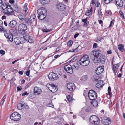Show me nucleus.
<instances>
[{"instance_id": "obj_1", "label": "nucleus", "mask_w": 125, "mask_h": 125, "mask_svg": "<svg viewBox=\"0 0 125 125\" xmlns=\"http://www.w3.org/2000/svg\"><path fill=\"white\" fill-rule=\"evenodd\" d=\"M93 55L94 57V60L97 61V63L100 62L102 64L104 63L105 59V56L101 54V51L100 50L93 51Z\"/></svg>"}, {"instance_id": "obj_2", "label": "nucleus", "mask_w": 125, "mask_h": 125, "mask_svg": "<svg viewBox=\"0 0 125 125\" xmlns=\"http://www.w3.org/2000/svg\"><path fill=\"white\" fill-rule=\"evenodd\" d=\"M37 12L38 14V17L40 20H43L46 17V13L47 12V10L43 7L41 8L38 9Z\"/></svg>"}, {"instance_id": "obj_3", "label": "nucleus", "mask_w": 125, "mask_h": 125, "mask_svg": "<svg viewBox=\"0 0 125 125\" xmlns=\"http://www.w3.org/2000/svg\"><path fill=\"white\" fill-rule=\"evenodd\" d=\"M79 64L83 66L88 65L90 63L89 58L87 55H85L82 57L78 61Z\"/></svg>"}, {"instance_id": "obj_4", "label": "nucleus", "mask_w": 125, "mask_h": 125, "mask_svg": "<svg viewBox=\"0 0 125 125\" xmlns=\"http://www.w3.org/2000/svg\"><path fill=\"white\" fill-rule=\"evenodd\" d=\"M88 96L90 100L93 101L97 98V94L95 91L92 90H90L88 92Z\"/></svg>"}, {"instance_id": "obj_5", "label": "nucleus", "mask_w": 125, "mask_h": 125, "mask_svg": "<svg viewBox=\"0 0 125 125\" xmlns=\"http://www.w3.org/2000/svg\"><path fill=\"white\" fill-rule=\"evenodd\" d=\"M11 119L15 121H18L21 118L20 115L17 112L12 113L10 117Z\"/></svg>"}, {"instance_id": "obj_6", "label": "nucleus", "mask_w": 125, "mask_h": 125, "mask_svg": "<svg viewBox=\"0 0 125 125\" xmlns=\"http://www.w3.org/2000/svg\"><path fill=\"white\" fill-rule=\"evenodd\" d=\"M27 29L26 25L23 23L20 24L19 26L18 30L20 33L24 34L25 31Z\"/></svg>"}, {"instance_id": "obj_7", "label": "nucleus", "mask_w": 125, "mask_h": 125, "mask_svg": "<svg viewBox=\"0 0 125 125\" xmlns=\"http://www.w3.org/2000/svg\"><path fill=\"white\" fill-rule=\"evenodd\" d=\"M48 77L50 80L52 81H54L57 79L58 75L57 74L54 73L52 72L49 74Z\"/></svg>"}, {"instance_id": "obj_8", "label": "nucleus", "mask_w": 125, "mask_h": 125, "mask_svg": "<svg viewBox=\"0 0 125 125\" xmlns=\"http://www.w3.org/2000/svg\"><path fill=\"white\" fill-rule=\"evenodd\" d=\"M65 70L68 73L72 74L73 72V70L71 66L70 65L65 66L64 67Z\"/></svg>"}, {"instance_id": "obj_9", "label": "nucleus", "mask_w": 125, "mask_h": 125, "mask_svg": "<svg viewBox=\"0 0 125 125\" xmlns=\"http://www.w3.org/2000/svg\"><path fill=\"white\" fill-rule=\"evenodd\" d=\"M8 7L7 9L4 11V13L7 14L11 15L14 12L13 10L10 6Z\"/></svg>"}, {"instance_id": "obj_10", "label": "nucleus", "mask_w": 125, "mask_h": 125, "mask_svg": "<svg viewBox=\"0 0 125 125\" xmlns=\"http://www.w3.org/2000/svg\"><path fill=\"white\" fill-rule=\"evenodd\" d=\"M104 67L100 66L97 68L95 70V72L97 74L99 75L102 73L104 70Z\"/></svg>"}, {"instance_id": "obj_11", "label": "nucleus", "mask_w": 125, "mask_h": 125, "mask_svg": "<svg viewBox=\"0 0 125 125\" xmlns=\"http://www.w3.org/2000/svg\"><path fill=\"white\" fill-rule=\"evenodd\" d=\"M42 92V90L40 88L37 87H35L34 89V94L36 95L40 94Z\"/></svg>"}, {"instance_id": "obj_12", "label": "nucleus", "mask_w": 125, "mask_h": 125, "mask_svg": "<svg viewBox=\"0 0 125 125\" xmlns=\"http://www.w3.org/2000/svg\"><path fill=\"white\" fill-rule=\"evenodd\" d=\"M5 36L8 39V41L12 42L13 40V36L11 33L9 32V33H6L4 34Z\"/></svg>"}, {"instance_id": "obj_13", "label": "nucleus", "mask_w": 125, "mask_h": 125, "mask_svg": "<svg viewBox=\"0 0 125 125\" xmlns=\"http://www.w3.org/2000/svg\"><path fill=\"white\" fill-rule=\"evenodd\" d=\"M56 8L61 11L64 10L65 9V6L63 4L60 3L56 5Z\"/></svg>"}, {"instance_id": "obj_14", "label": "nucleus", "mask_w": 125, "mask_h": 125, "mask_svg": "<svg viewBox=\"0 0 125 125\" xmlns=\"http://www.w3.org/2000/svg\"><path fill=\"white\" fill-rule=\"evenodd\" d=\"M67 88L70 91H73L75 89V86L74 84L72 83H69L67 85Z\"/></svg>"}, {"instance_id": "obj_15", "label": "nucleus", "mask_w": 125, "mask_h": 125, "mask_svg": "<svg viewBox=\"0 0 125 125\" xmlns=\"http://www.w3.org/2000/svg\"><path fill=\"white\" fill-rule=\"evenodd\" d=\"M16 24V21L15 20H13L9 23L8 25L10 27L13 28L15 27Z\"/></svg>"}, {"instance_id": "obj_16", "label": "nucleus", "mask_w": 125, "mask_h": 125, "mask_svg": "<svg viewBox=\"0 0 125 125\" xmlns=\"http://www.w3.org/2000/svg\"><path fill=\"white\" fill-rule=\"evenodd\" d=\"M111 120L110 118L107 117L105 119H104L103 123L105 125H108L111 123Z\"/></svg>"}, {"instance_id": "obj_17", "label": "nucleus", "mask_w": 125, "mask_h": 125, "mask_svg": "<svg viewBox=\"0 0 125 125\" xmlns=\"http://www.w3.org/2000/svg\"><path fill=\"white\" fill-rule=\"evenodd\" d=\"M119 67V66L118 64H114L113 66L112 70L115 75L117 73Z\"/></svg>"}, {"instance_id": "obj_18", "label": "nucleus", "mask_w": 125, "mask_h": 125, "mask_svg": "<svg viewBox=\"0 0 125 125\" xmlns=\"http://www.w3.org/2000/svg\"><path fill=\"white\" fill-rule=\"evenodd\" d=\"M51 87L50 90L52 92L54 93L56 92L58 90L57 87L55 86L54 84H52L51 85Z\"/></svg>"}, {"instance_id": "obj_19", "label": "nucleus", "mask_w": 125, "mask_h": 125, "mask_svg": "<svg viewBox=\"0 0 125 125\" xmlns=\"http://www.w3.org/2000/svg\"><path fill=\"white\" fill-rule=\"evenodd\" d=\"M98 117L95 115H93L91 116L89 119V121L91 123L93 122L95 120H96Z\"/></svg>"}, {"instance_id": "obj_20", "label": "nucleus", "mask_w": 125, "mask_h": 125, "mask_svg": "<svg viewBox=\"0 0 125 125\" xmlns=\"http://www.w3.org/2000/svg\"><path fill=\"white\" fill-rule=\"evenodd\" d=\"M116 4L120 7L123 6V3L122 0H115Z\"/></svg>"}, {"instance_id": "obj_21", "label": "nucleus", "mask_w": 125, "mask_h": 125, "mask_svg": "<svg viewBox=\"0 0 125 125\" xmlns=\"http://www.w3.org/2000/svg\"><path fill=\"white\" fill-rule=\"evenodd\" d=\"M26 15L22 13L20 14L18 17L21 21H23V20L26 17Z\"/></svg>"}, {"instance_id": "obj_22", "label": "nucleus", "mask_w": 125, "mask_h": 125, "mask_svg": "<svg viewBox=\"0 0 125 125\" xmlns=\"http://www.w3.org/2000/svg\"><path fill=\"white\" fill-rule=\"evenodd\" d=\"M50 0H40L41 3L43 5L48 4L50 2Z\"/></svg>"}, {"instance_id": "obj_23", "label": "nucleus", "mask_w": 125, "mask_h": 125, "mask_svg": "<svg viewBox=\"0 0 125 125\" xmlns=\"http://www.w3.org/2000/svg\"><path fill=\"white\" fill-rule=\"evenodd\" d=\"M92 102L91 101V103L92 105H93L94 107H96L98 105V102L97 101L95 100H93Z\"/></svg>"}, {"instance_id": "obj_24", "label": "nucleus", "mask_w": 125, "mask_h": 125, "mask_svg": "<svg viewBox=\"0 0 125 125\" xmlns=\"http://www.w3.org/2000/svg\"><path fill=\"white\" fill-rule=\"evenodd\" d=\"M118 49L121 52H123L124 51V45L122 44L119 45L118 46Z\"/></svg>"}, {"instance_id": "obj_25", "label": "nucleus", "mask_w": 125, "mask_h": 125, "mask_svg": "<svg viewBox=\"0 0 125 125\" xmlns=\"http://www.w3.org/2000/svg\"><path fill=\"white\" fill-rule=\"evenodd\" d=\"M9 6V5H7L5 3L2 4V6H1L3 10V11L4 12L5 10H6L7 9L8 7V6Z\"/></svg>"}, {"instance_id": "obj_26", "label": "nucleus", "mask_w": 125, "mask_h": 125, "mask_svg": "<svg viewBox=\"0 0 125 125\" xmlns=\"http://www.w3.org/2000/svg\"><path fill=\"white\" fill-rule=\"evenodd\" d=\"M100 122V120L99 119L98 117L96 119V120H95L93 122H92L91 123L95 125H97L99 124Z\"/></svg>"}, {"instance_id": "obj_27", "label": "nucleus", "mask_w": 125, "mask_h": 125, "mask_svg": "<svg viewBox=\"0 0 125 125\" xmlns=\"http://www.w3.org/2000/svg\"><path fill=\"white\" fill-rule=\"evenodd\" d=\"M92 12V8L91 7L89 10H88L85 13V15H89Z\"/></svg>"}, {"instance_id": "obj_28", "label": "nucleus", "mask_w": 125, "mask_h": 125, "mask_svg": "<svg viewBox=\"0 0 125 125\" xmlns=\"http://www.w3.org/2000/svg\"><path fill=\"white\" fill-rule=\"evenodd\" d=\"M22 22L23 23H25L28 24V25L30 24L29 20L27 18H25V17L23 20V21H22Z\"/></svg>"}, {"instance_id": "obj_29", "label": "nucleus", "mask_w": 125, "mask_h": 125, "mask_svg": "<svg viewBox=\"0 0 125 125\" xmlns=\"http://www.w3.org/2000/svg\"><path fill=\"white\" fill-rule=\"evenodd\" d=\"M35 16H31L30 19V24H31V23H32L35 20V18L34 17Z\"/></svg>"}, {"instance_id": "obj_30", "label": "nucleus", "mask_w": 125, "mask_h": 125, "mask_svg": "<svg viewBox=\"0 0 125 125\" xmlns=\"http://www.w3.org/2000/svg\"><path fill=\"white\" fill-rule=\"evenodd\" d=\"M23 105L21 103H19L18 104L17 108L19 110H21L22 109Z\"/></svg>"}, {"instance_id": "obj_31", "label": "nucleus", "mask_w": 125, "mask_h": 125, "mask_svg": "<svg viewBox=\"0 0 125 125\" xmlns=\"http://www.w3.org/2000/svg\"><path fill=\"white\" fill-rule=\"evenodd\" d=\"M88 78V77L87 75H84L82 76L80 80L81 81H84L86 80Z\"/></svg>"}, {"instance_id": "obj_32", "label": "nucleus", "mask_w": 125, "mask_h": 125, "mask_svg": "<svg viewBox=\"0 0 125 125\" xmlns=\"http://www.w3.org/2000/svg\"><path fill=\"white\" fill-rule=\"evenodd\" d=\"M96 86L98 88H101L103 86V84L99 82L97 83L96 85Z\"/></svg>"}, {"instance_id": "obj_33", "label": "nucleus", "mask_w": 125, "mask_h": 125, "mask_svg": "<svg viewBox=\"0 0 125 125\" xmlns=\"http://www.w3.org/2000/svg\"><path fill=\"white\" fill-rule=\"evenodd\" d=\"M42 31L44 32H47L52 31L51 29H47L46 28H44L42 29Z\"/></svg>"}, {"instance_id": "obj_34", "label": "nucleus", "mask_w": 125, "mask_h": 125, "mask_svg": "<svg viewBox=\"0 0 125 125\" xmlns=\"http://www.w3.org/2000/svg\"><path fill=\"white\" fill-rule=\"evenodd\" d=\"M27 41H28V42L30 43H32L33 42V40L32 39V37L30 36L28 40Z\"/></svg>"}, {"instance_id": "obj_35", "label": "nucleus", "mask_w": 125, "mask_h": 125, "mask_svg": "<svg viewBox=\"0 0 125 125\" xmlns=\"http://www.w3.org/2000/svg\"><path fill=\"white\" fill-rule=\"evenodd\" d=\"M46 106L47 107H50L52 108L54 107V106L53 104L51 102H50V103L47 104Z\"/></svg>"}, {"instance_id": "obj_36", "label": "nucleus", "mask_w": 125, "mask_h": 125, "mask_svg": "<svg viewBox=\"0 0 125 125\" xmlns=\"http://www.w3.org/2000/svg\"><path fill=\"white\" fill-rule=\"evenodd\" d=\"M23 36L24 39L27 41L29 39L30 36L26 34H24L23 35Z\"/></svg>"}, {"instance_id": "obj_37", "label": "nucleus", "mask_w": 125, "mask_h": 125, "mask_svg": "<svg viewBox=\"0 0 125 125\" xmlns=\"http://www.w3.org/2000/svg\"><path fill=\"white\" fill-rule=\"evenodd\" d=\"M29 12V10L28 9H24V14L26 15Z\"/></svg>"}, {"instance_id": "obj_38", "label": "nucleus", "mask_w": 125, "mask_h": 125, "mask_svg": "<svg viewBox=\"0 0 125 125\" xmlns=\"http://www.w3.org/2000/svg\"><path fill=\"white\" fill-rule=\"evenodd\" d=\"M92 78L93 80L94 81H96L98 80V77L96 76H94Z\"/></svg>"}, {"instance_id": "obj_39", "label": "nucleus", "mask_w": 125, "mask_h": 125, "mask_svg": "<svg viewBox=\"0 0 125 125\" xmlns=\"http://www.w3.org/2000/svg\"><path fill=\"white\" fill-rule=\"evenodd\" d=\"M6 30H5L4 29V28H3L2 27V26H0V31L1 32H6Z\"/></svg>"}, {"instance_id": "obj_40", "label": "nucleus", "mask_w": 125, "mask_h": 125, "mask_svg": "<svg viewBox=\"0 0 125 125\" xmlns=\"http://www.w3.org/2000/svg\"><path fill=\"white\" fill-rule=\"evenodd\" d=\"M73 43V42L72 40H70L67 43L68 46H71Z\"/></svg>"}, {"instance_id": "obj_41", "label": "nucleus", "mask_w": 125, "mask_h": 125, "mask_svg": "<svg viewBox=\"0 0 125 125\" xmlns=\"http://www.w3.org/2000/svg\"><path fill=\"white\" fill-rule=\"evenodd\" d=\"M98 14L99 18H101L102 16V12L100 10H98Z\"/></svg>"}, {"instance_id": "obj_42", "label": "nucleus", "mask_w": 125, "mask_h": 125, "mask_svg": "<svg viewBox=\"0 0 125 125\" xmlns=\"http://www.w3.org/2000/svg\"><path fill=\"white\" fill-rule=\"evenodd\" d=\"M67 100L69 102H70L72 100V97L70 95H68L67 97Z\"/></svg>"}, {"instance_id": "obj_43", "label": "nucleus", "mask_w": 125, "mask_h": 125, "mask_svg": "<svg viewBox=\"0 0 125 125\" xmlns=\"http://www.w3.org/2000/svg\"><path fill=\"white\" fill-rule=\"evenodd\" d=\"M23 106H24L25 108L26 109H28L29 108V106L27 105L26 103H25L23 104Z\"/></svg>"}, {"instance_id": "obj_44", "label": "nucleus", "mask_w": 125, "mask_h": 125, "mask_svg": "<svg viewBox=\"0 0 125 125\" xmlns=\"http://www.w3.org/2000/svg\"><path fill=\"white\" fill-rule=\"evenodd\" d=\"M108 91L109 95H110L111 94V88L110 86H109L108 88Z\"/></svg>"}, {"instance_id": "obj_45", "label": "nucleus", "mask_w": 125, "mask_h": 125, "mask_svg": "<svg viewBox=\"0 0 125 125\" xmlns=\"http://www.w3.org/2000/svg\"><path fill=\"white\" fill-rule=\"evenodd\" d=\"M119 13L121 15V17L123 18H124V16L123 14V13L122 11H119Z\"/></svg>"}, {"instance_id": "obj_46", "label": "nucleus", "mask_w": 125, "mask_h": 125, "mask_svg": "<svg viewBox=\"0 0 125 125\" xmlns=\"http://www.w3.org/2000/svg\"><path fill=\"white\" fill-rule=\"evenodd\" d=\"M0 53L2 55H4L5 53V51L2 50H1L0 51Z\"/></svg>"}, {"instance_id": "obj_47", "label": "nucleus", "mask_w": 125, "mask_h": 125, "mask_svg": "<svg viewBox=\"0 0 125 125\" xmlns=\"http://www.w3.org/2000/svg\"><path fill=\"white\" fill-rule=\"evenodd\" d=\"M52 85V84H47V87L50 90L51 87V85Z\"/></svg>"}, {"instance_id": "obj_48", "label": "nucleus", "mask_w": 125, "mask_h": 125, "mask_svg": "<svg viewBox=\"0 0 125 125\" xmlns=\"http://www.w3.org/2000/svg\"><path fill=\"white\" fill-rule=\"evenodd\" d=\"M29 94V93H27L26 92H25L24 93H23L22 94V95L23 96H24L25 95H28Z\"/></svg>"}, {"instance_id": "obj_49", "label": "nucleus", "mask_w": 125, "mask_h": 125, "mask_svg": "<svg viewBox=\"0 0 125 125\" xmlns=\"http://www.w3.org/2000/svg\"><path fill=\"white\" fill-rule=\"evenodd\" d=\"M112 0H104V2L106 4H108L109 3L110 1Z\"/></svg>"}, {"instance_id": "obj_50", "label": "nucleus", "mask_w": 125, "mask_h": 125, "mask_svg": "<svg viewBox=\"0 0 125 125\" xmlns=\"http://www.w3.org/2000/svg\"><path fill=\"white\" fill-rule=\"evenodd\" d=\"M97 47V44L96 43H94L93 45V47L94 48H96Z\"/></svg>"}, {"instance_id": "obj_51", "label": "nucleus", "mask_w": 125, "mask_h": 125, "mask_svg": "<svg viewBox=\"0 0 125 125\" xmlns=\"http://www.w3.org/2000/svg\"><path fill=\"white\" fill-rule=\"evenodd\" d=\"M30 72V71L29 70H28L26 71V74L27 76H28L29 75Z\"/></svg>"}, {"instance_id": "obj_52", "label": "nucleus", "mask_w": 125, "mask_h": 125, "mask_svg": "<svg viewBox=\"0 0 125 125\" xmlns=\"http://www.w3.org/2000/svg\"><path fill=\"white\" fill-rule=\"evenodd\" d=\"M95 5L96 7H98L100 5V3L98 2L97 1L96 2Z\"/></svg>"}, {"instance_id": "obj_53", "label": "nucleus", "mask_w": 125, "mask_h": 125, "mask_svg": "<svg viewBox=\"0 0 125 125\" xmlns=\"http://www.w3.org/2000/svg\"><path fill=\"white\" fill-rule=\"evenodd\" d=\"M22 89V87H18L17 88V90L18 91H20Z\"/></svg>"}, {"instance_id": "obj_54", "label": "nucleus", "mask_w": 125, "mask_h": 125, "mask_svg": "<svg viewBox=\"0 0 125 125\" xmlns=\"http://www.w3.org/2000/svg\"><path fill=\"white\" fill-rule=\"evenodd\" d=\"M82 21L84 23H85L87 21V18H85V19H83L82 20Z\"/></svg>"}, {"instance_id": "obj_55", "label": "nucleus", "mask_w": 125, "mask_h": 125, "mask_svg": "<svg viewBox=\"0 0 125 125\" xmlns=\"http://www.w3.org/2000/svg\"><path fill=\"white\" fill-rule=\"evenodd\" d=\"M9 2L11 4H13L14 3L15 1L14 0H10Z\"/></svg>"}, {"instance_id": "obj_56", "label": "nucleus", "mask_w": 125, "mask_h": 125, "mask_svg": "<svg viewBox=\"0 0 125 125\" xmlns=\"http://www.w3.org/2000/svg\"><path fill=\"white\" fill-rule=\"evenodd\" d=\"M3 22L0 20V26H2L3 25Z\"/></svg>"}, {"instance_id": "obj_57", "label": "nucleus", "mask_w": 125, "mask_h": 125, "mask_svg": "<svg viewBox=\"0 0 125 125\" xmlns=\"http://www.w3.org/2000/svg\"><path fill=\"white\" fill-rule=\"evenodd\" d=\"M18 73L20 74L21 75H22L23 74V72L22 71H19Z\"/></svg>"}, {"instance_id": "obj_58", "label": "nucleus", "mask_w": 125, "mask_h": 125, "mask_svg": "<svg viewBox=\"0 0 125 125\" xmlns=\"http://www.w3.org/2000/svg\"><path fill=\"white\" fill-rule=\"evenodd\" d=\"M107 53L108 54H111L112 53L111 51V50L108 51Z\"/></svg>"}, {"instance_id": "obj_59", "label": "nucleus", "mask_w": 125, "mask_h": 125, "mask_svg": "<svg viewBox=\"0 0 125 125\" xmlns=\"http://www.w3.org/2000/svg\"><path fill=\"white\" fill-rule=\"evenodd\" d=\"M113 20H112L111 21V22H110V24L109 26V27H110L112 26V24L113 23Z\"/></svg>"}, {"instance_id": "obj_60", "label": "nucleus", "mask_w": 125, "mask_h": 125, "mask_svg": "<svg viewBox=\"0 0 125 125\" xmlns=\"http://www.w3.org/2000/svg\"><path fill=\"white\" fill-rule=\"evenodd\" d=\"M60 55H55L54 56V58L55 59H56L58 57H59L60 56Z\"/></svg>"}, {"instance_id": "obj_61", "label": "nucleus", "mask_w": 125, "mask_h": 125, "mask_svg": "<svg viewBox=\"0 0 125 125\" xmlns=\"http://www.w3.org/2000/svg\"><path fill=\"white\" fill-rule=\"evenodd\" d=\"M98 21L99 23L100 24H101L103 23V21L101 20H99Z\"/></svg>"}, {"instance_id": "obj_62", "label": "nucleus", "mask_w": 125, "mask_h": 125, "mask_svg": "<svg viewBox=\"0 0 125 125\" xmlns=\"http://www.w3.org/2000/svg\"><path fill=\"white\" fill-rule=\"evenodd\" d=\"M79 35V33H77L75 35L74 37L75 38H76Z\"/></svg>"}, {"instance_id": "obj_63", "label": "nucleus", "mask_w": 125, "mask_h": 125, "mask_svg": "<svg viewBox=\"0 0 125 125\" xmlns=\"http://www.w3.org/2000/svg\"><path fill=\"white\" fill-rule=\"evenodd\" d=\"M91 4L92 5H94L95 4L94 0H92Z\"/></svg>"}, {"instance_id": "obj_64", "label": "nucleus", "mask_w": 125, "mask_h": 125, "mask_svg": "<svg viewBox=\"0 0 125 125\" xmlns=\"http://www.w3.org/2000/svg\"><path fill=\"white\" fill-rule=\"evenodd\" d=\"M28 4L27 3H26L24 5V9H25V8L26 9H28L27 8V6Z\"/></svg>"}]
</instances>
